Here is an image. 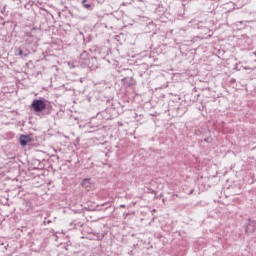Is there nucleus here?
<instances>
[{
  "instance_id": "f257e3e1",
  "label": "nucleus",
  "mask_w": 256,
  "mask_h": 256,
  "mask_svg": "<svg viewBox=\"0 0 256 256\" xmlns=\"http://www.w3.org/2000/svg\"><path fill=\"white\" fill-rule=\"evenodd\" d=\"M31 107L35 111V113H41V111H45L47 105L45 104V101L38 99L33 100Z\"/></svg>"
},
{
  "instance_id": "20e7f679",
  "label": "nucleus",
  "mask_w": 256,
  "mask_h": 256,
  "mask_svg": "<svg viewBox=\"0 0 256 256\" xmlns=\"http://www.w3.org/2000/svg\"><path fill=\"white\" fill-rule=\"evenodd\" d=\"M83 5H84V7L86 8V9H89L90 7H91V5L90 4H85V3H87V0H83Z\"/></svg>"
},
{
  "instance_id": "f03ea898",
  "label": "nucleus",
  "mask_w": 256,
  "mask_h": 256,
  "mask_svg": "<svg viewBox=\"0 0 256 256\" xmlns=\"http://www.w3.org/2000/svg\"><path fill=\"white\" fill-rule=\"evenodd\" d=\"M19 141H20V145L21 147H26V145L28 143H32L33 142V137H31V135H20L19 137Z\"/></svg>"
},
{
  "instance_id": "7ed1b4c3",
  "label": "nucleus",
  "mask_w": 256,
  "mask_h": 256,
  "mask_svg": "<svg viewBox=\"0 0 256 256\" xmlns=\"http://www.w3.org/2000/svg\"><path fill=\"white\" fill-rule=\"evenodd\" d=\"M82 187H84V189H86V191H91V188L93 187V184L91 183V179L89 178H85L82 183H81Z\"/></svg>"
},
{
  "instance_id": "39448f33",
  "label": "nucleus",
  "mask_w": 256,
  "mask_h": 256,
  "mask_svg": "<svg viewBox=\"0 0 256 256\" xmlns=\"http://www.w3.org/2000/svg\"><path fill=\"white\" fill-rule=\"evenodd\" d=\"M19 55H23V50H19Z\"/></svg>"
}]
</instances>
